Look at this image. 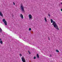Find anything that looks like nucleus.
Returning <instances> with one entry per match:
<instances>
[{
    "mask_svg": "<svg viewBox=\"0 0 62 62\" xmlns=\"http://www.w3.org/2000/svg\"><path fill=\"white\" fill-rule=\"evenodd\" d=\"M3 31V30H2L1 29V28L0 27V32H2V31Z\"/></svg>",
    "mask_w": 62,
    "mask_h": 62,
    "instance_id": "10",
    "label": "nucleus"
},
{
    "mask_svg": "<svg viewBox=\"0 0 62 62\" xmlns=\"http://www.w3.org/2000/svg\"><path fill=\"white\" fill-rule=\"evenodd\" d=\"M20 56H22V54H20Z\"/></svg>",
    "mask_w": 62,
    "mask_h": 62,
    "instance_id": "18",
    "label": "nucleus"
},
{
    "mask_svg": "<svg viewBox=\"0 0 62 62\" xmlns=\"http://www.w3.org/2000/svg\"><path fill=\"white\" fill-rule=\"evenodd\" d=\"M4 23L5 25H7V21L4 22Z\"/></svg>",
    "mask_w": 62,
    "mask_h": 62,
    "instance_id": "7",
    "label": "nucleus"
},
{
    "mask_svg": "<svg viewBox=\"0 0 62 62\" xmlns=\"http://www.w3.org/2000/svg\"><path fill=\"white\" fill-rule=\"evenodd\" d=\"M13 4L14 5H15V3H14V2H13Z\"/></svg>",
    "mask_w": 62,
    "mask_h": 62,
    "instance_id": "20",
    "label": "nucleus"
},
{
    "mask_svg": "<svg viewBox=\"0 0 62 62\" xmlns=\"http://www.w3.org/2000/svg\"><path fill=\"white\" fill-rule=\"evenodd\" d=\"M29 31H31V28H29Z\"/></svg>",
    "mask_w": 62,
    "mask_h": 62,
    "instance_id": "15",
    "label": "nucleus"
},
{
    "mask_svg": "<svg viewBox=\"0 0 62 62\" xmlns=\"http://www.w3.org/2000/svg\"><path fill=\"white\" fill-rule=\"evenodd\" d=\"M48 39L49 40H50V38H48Z\"/></svg>",
    "mask_w": 62,
    "mask_h": 62,
    "instance_id": "24",
    "label": "nucleus"
},
{
    "mask_svg": "<svg viewBox=\"0 0 62 62\" xmlns=\"http://www.w3.org/2000/svg\"><path fill=\"white\" fill-rule=\"evenodd\" d=\"M0 41H2V39H0Z\"/></svg>",
    "mask_w": 62,
    "mask_h": 62,
    "instance_id": "22",
    "label": "nucleus"
},
{
    "mask_svg": "<svg viewBox=\"0 0 62 62\" xmlns=\"http://www.w3.org/2000/svg\"><path fill=\"white\" fill-rule=\"evenodd\" d=\"M56 51L57 52V53H59V51H58L57 49L56 50Z\"/></svg>",
    "mask_w": 62,
    "mask_h": 62,
    "instance_id": "13",
    "label": "nucleus"
},
{
    "mask_svg": "<svg viewBox=\"0 0 62 62\" xmlns=\"http://www.w3.org/2000/svg\"><path fill=\"white\" fill-rule=\"evenodd\" d=\"M61 11L62 12V9H61Z\"/></svg>",
    "mask_w": 62,
    "mask_h": 62,
    "instance_id": "23",
    "label": "nucleus"
},
{
    "mask_svg": "<svg viewBox=\"0 0 62 62\" xmlns=\"http://www.w3.org/2000/svg\"><path fill=\"white\" fill-rule=\"evenodd\" d=\"M20 17L21 19H23V16L22 14H20Z\"/></svg>",
    "mask_w": 62,
    "mask_h": 62,
    "instance_id": "5",
    "label": "nucleus"
},
{
    "mask_svg": "<svg viewBox=\"0 0 62 62\" xmlns=\"http://www.w3.org/2000/svg\"><path fill=\"white\" fill-rule=\"evenodd\" d=\"M0 16L2 17H3V15L1 11H0Z\"/></svg>",
    "mask_w": 62,
    "mask_h": 62,
    "instance_id": "6",
    "label": "nucleus"
},
{
    "mask_svg": "<svg viewBox=\"0 0 62 62\" xmlns=\"http://www.w3.org/2000/svg\"><path fill=\"white\" fill-rule=\"evenodd\" d=\"M37 56L38 58H39V55L38 54H37Z\"/></svg>",
    "mask_w": 62,
    "mask_h": 62,
    "instance_id": "14",
    "label": "nucleus"
},
{
    "mask_svg": "<svg viewBox=\"0 0 62 62\" xmlns=\"http://www.w3.org/2000/svg\"><path fill=\"white\" fill-rule=\"evenodd\" d=\"M20 8L22 10V11H23V12L24 11V7H23V4H21V5Z\"/></svg>",
    "mask_w": 62,
    "mask_h": 62,
    "instance_id": "2",
    "label": "nucleus"
},
{
    "mask_svg": "<svg viewBox=\"0 0 62 62\" xmlns=\"http://www.w3.org/2000/svg\"><path fill=\"white\" fill-rule=\"evenodd\" d=\"M2 21L3 22H6V21H6V19H3L2 20Z\"/></svg>",
    "mask_w": 62,
    "mask_h": 62,
    "instance_id": "9",
    "label": "nucleus"
},
{
    "mask_svg": "<svg viewBox=\"0 0 62 62\" xmlns=\"http://www.w3.org/2000/svg\"><path fill=\"white\" fill-rule=\"evenodd\" d=\"M52 25H53L54 26L57 30H59V28H58V26L57 25V24L55 23V22H53V23Z\"/></svg>",
    "mask_w": 62,
    "mask_h": 62,
    "instance_id": "1",
    "label": "nucleus"
},
{
    "mask_svg": "<svg viewBox=\"0 0 62 62\" xmlns=\"http://www.w3.org/2000/svg\"><path fill=\"white\" fill-rule=\"evenodd\" d=\"M50 21H51V23H53L54 22H55V21H53V20L52 19H50Z\"/></svg>",
    "mask_w": 62,
    "mask_h": 62,
    "instance_id": "8",
    "label": "nucleus"
},
{
    "mask_svg": "<svg viewBox=\"0 0 62 62\" xmlns=\"http://www.w3.org/2000/svg\"><path fill=\"white\" fill-rule=\"evenodd\" d=\"M45 20L46 22H47V19H46V18L45 17Z\"/></svg>",
    "mask_w": 62,
    "mask_h": 62,
    "instance_id": "12",
    "label": "nucleus"
},
{
    "mask_svg": "<svg viewBox=\"0 0 62 62\" xmlns=\"http://www.w3.org/2000/svg\"><path fill=\"white\" fill-rule=\"evenodd\" d=\"M29 20H31L32 19H31V18L32 17V16L31 15V14H29Z\"/></svg>",
    "mask_w": 62,
    "mask_h": 62,
    "instance_id": "4",
    "label": "nucleus"
},
{
    "mask_svg": "<svg viewBox=\"0 0 62 62\" xmlns=\"http://www.w3.org/2000/svg\"><path fill=\"white\" fill-rule=\"evenodd\" d=\"M0 43L1 44H3V41H0Z\"/></svg>",
    "mask_w": 62,
    "mask_h": 62,
    "instance_id": "11",
    "label": "nucleus"
},
{
    "mask_svg": "<svg viewBox=\"0 0 62 62\" xmlns=\"http://www.w3.org/2000/svg\"><path fill=\"white\" fill-rule=\"evenodd\" d=\"M34 59H36V57H34L33 58Z\"/></svg>",
    "mask_w": 62,
    "mask_h": 62,
    "instance_id": "19",
    "label": "nucleus"
},
{
    "mask_svg": "<svg viewBox=\"0 0 62 62\" xmlns=\"http://www.w3.org/2000/svg\"><path fill=\"white\" fill-rule=\"evenodd\" d=\"M50 57H52V55L51 54L50 55Z\"/></svg>",
    "mask_w": 62,
    "mask_h": 62,
    "instance_id": "21",
    "label": "nucleus"
},
{
    "mask_svg": "<svg viewBox=\"0 0 62 62\" xmlns=\"http://www.w3.org/2000/svg\"><path fill=\"white\" fill-rule=\"evenodd\" d=\"M21 59L22 61L23 62H26V61H25V58H24V57H22L21 58Z\"/></svg>",
    "mask_w": 62,
    "mask_h": 62,
    "instance_id": "3",
    "label": "nucleus"
},
{
    "mask_svg": "<svg viewBox=\"0 0 62 62\" xmlns=\"http://www.w3.org/2000/svg\"><path fill=\"white\" fill-rule=\"evenodd\" d=\"M48 16H49V17H50V14H48Z\"/></svg>",
    "mask_w": 62,
    "mask_h": 62,
    "instance_id": "17",
    "label": "nucleus"
},
{
    "mask_svg": "<svg viewBox=\"0 0 62 62\" xmlns=\"http://www.w3.org/2000/svg\"><path fill=\"white\" fill-rule=\"evenodd\" d=\"M29 53V54H31V52L29 51H28Z\"/></svg>",
    "mask_w": 62,
    "mask_h": 62,
    "instance_id": "16",
    "label": "nucleus"
},
{
    "mask_svg": "<svg viewBox=\"0 0 62 62\" xmlns=\"http://www.w3.org/2000/svg\"><path fill=\"white\" fill-rule=\"evenodd\" d=\"M61 4L62 5V2H61Z\"/></svg>",
    "mask_w": 62,
    "mask_h": 62,
    "instance_id": "25",
    "label": "nucleus"
}]
</instances>
